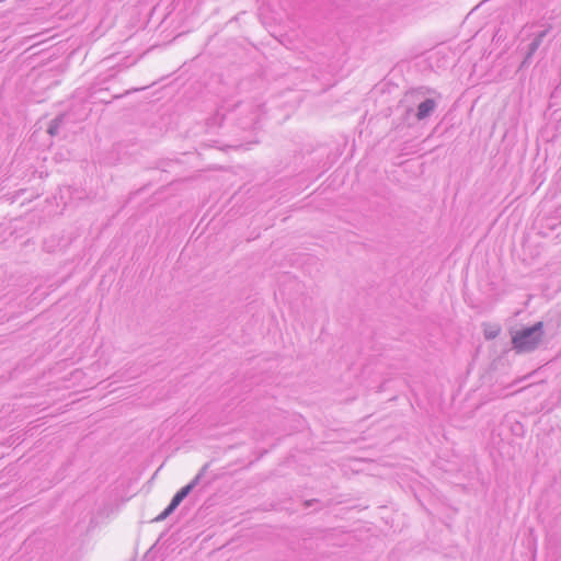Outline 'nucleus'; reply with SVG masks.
I'll return each mask as SVG.
<instances>
[{"mask_svg":"<svg viewBox=\"0 0 561 561\" xmlns=\"http://www.w3.org/2000/svg\"><path fill=\"white\" fill-rule=\"evenodd\" d=\"M543 337V323L537 322L530 328H525L516 331L512 335L513 347L518 353L529 352L535 350Z\"/></svg>","mask_w":561,"mask_h":561,"instance_id":"nucleus-1","label":"nucleus"},{"mask_svg":"<svg viewBox=\"0 0 561 561\" xmlns=\"http://www.w3.org/2000/svg\"><path fill=\"white\" fill-rule=\"evenodd\" d=\"M195 485V481L182 488L172 499L169 506L157 517V520H162L167 518L179 505L180 503L187 496V494L192 491Z\"/></svg>","mask_w":561,"mask_h":561,"instance_id":"nucleus-2","label":"nucleus"},{"mask_svg":"<svg viewBox=\"0 0 561 561\" xmlns=\"http://www.w3.org/2000/svg\"><path fill=\"white\" fill-rule=\"evenodd\" d=\"M434 106L435 103L433 100H426L422 102L417 108V117L420 119L426 117L434 110Z\"/></svg>","mask_w":561,"mask_h":561,"instance_id":"nucleus-3","label":"nucleus"},{"mask_svg":"<svg viewBox=\"0 0 561 561\" xmlns=\"http://www.w3.org/2000/svg\"><path fill=\"white\" fill-rule=\"evenodd\" d=\"M483 332H484L485 339L492 340V339H495L500 334L501 327L495 323H485L483 325Z\"/></svg>","mask_w":561,"mask_h":561,"instance_id":"nucleus-4","label":"nucleus"}]
</instances>
